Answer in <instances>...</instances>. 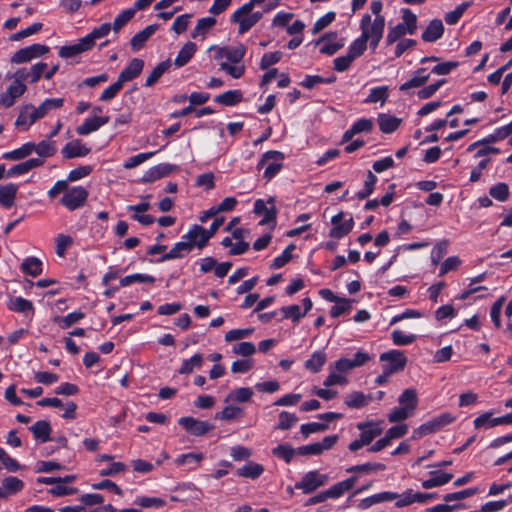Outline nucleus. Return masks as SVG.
<instances>
[{"instance_id": "52", "label": "nucleus", "mask_w": 512, "mask_h": 512, "mask_svg": "<svg viewBox=\"0 0 512 512\" xmlns=\"http://www.w3.org/2000/svg\"><path fill=\"white\" fill-rule=\"evenodd\" d=\"M170 65L171 64L169 60L160 62L147 76L145 86L151 87L154 85L159 80V78L169 69Z\"/></svg>"}, {"instance_id": "12", "label": "nucleus", "mask_w": 512, "mask_h": 512, "mask_svg": "<svg viewBox=\"0 0 512 512\" xmlns=\"http://www.w3.org/2000/svg\"><path fill=\"white\" fill-rule=\"evenodd\" d=\"M42 118L37 106L27 104L21 108L15 125L22 131H27L36 121Z\"/></svg>"}, {"instance_id": "19", "label": "nucleus", "mask_w": 512, "mask_h": 512, "mask_svg": "<svg viewBox=\"0 0 512 512\" xmlns=\"http://www.w3.org/2000/svg\"><path fill=\"white\" fill-rule=\"evenodd\" d=\"M304 310L302 311L299 305H289L281 308V312L284 318L291 319L293 322H298L308 311L312 308V301L306 297L302 300Z\"/></svg>"}, {"instance_id": "38", "label": "nucleus", "mask_w": 512, "mask_h": 512, "mask_svg": "<svg viewBox=\"0 0 512 512\" xmlns=\"http://www.w3.org/2000/svg\"><path fill=\"white\" fill-rule=\"evenodd\" d=\"M398 403L400 406L406 408V410L410 411L414 414L418 404V398L416 390L414 389H406L404 390L398 398Z\"/></svg>"}, {"instance_id": "29", "label": "nucleus", "mask_w": 512, "mask_h": 512, "mask_svg": "<svg viewBox=\"0 0 512 512\" xmlns=\"http://www.w3.org/2000/svg\"><path fill=\"white\" fill-rule=\"evenodd\" d=\"M444 33V26L441 20H432L425 31L422 33V39L425 42H435L442 37Z\"/></svg>"}, {"instance_id": "51", "label": "nucleus", "mask_w": 512, "mask_h": 512, "mask_svg": "<svg viewBox=\"0 0 512 512\" xmlns=\"http://www.w3.org/2000/svg\"><path fill=\"white\" fill-rule=\"evenodd\" d=\"M367 43L363 37L359 36L356 39H354L351 44L348 47L347 54L353 59H357L361 55L364 54V52L367 49Z\"/></svg>"}, {"instance_id": "61", "label": "nucleus", "mask_w": 512, "mask_h": 512, "mask_svg": "<svg viewBox=\"0 0 512 512\" xmlns=\"http://www.w3.org/2000/svg\"><path fill=\"white\" fill-rule=\"evenodd\" d=\"M416 335L414 334H407L401 330H394L391 333V339L393 343L397 346H406L410 345L416 340Z\"/></svg>"}, {"instance_id": "21", "label": "nucleus", "mask_w": 512, "mask_h": 512, "mask_svg": "<svg viewBox=\"0 0 512 512\" xmlns=\"http://www.w3.org/2000/svg\"><path fill=\"white\" fill-rule=\"evenodd\" d=\"M109 120L110 118L108 116H93L86 118L83 123L76 128V133L81 136L89 135L107 124Z\"/></svg>"}, {"instance_id": "15", "label": "nucleus", "mask_w": 512, "mask_h": 512, "mask_svg": "<svg viewBox=\"0 0 512 512\" xmlns=\"http://www.w3.org/2000/svg\"><path fill=\"white\" fill-rule=\"evenodd\" d=\"M179 425H181L187 432L195 436H202L213 428L209 422L198 420L193 417L180 418Z\"/></svg>"}, {"instance_id": "42", "label": "nucleus", "mask_w": 512, "mask_h": 512, "mask_svg": "<svg viewBox=\"0 0 512 512\" xmlns=\"http://www.w3.org/2000/svg\"><path fill=\"white\" fill-rule=\"evenodd\" d=\"M204 455L202 453H186L181 454L175 459V463L179 466H188L189 469L196 468L199 463L203 460Z\"/></svg>"}, {"instance_id": "48", "label": "nucleus", "mask_w": 512, "mask_h": 512, "mask_svg": "<svg viewBox=\"0 0 512 512\" xmlns=\"http://www.w3.org/2000/svg\"><path fill=\"white\" fill-rule=\"evenodd\" d=\"M221 244L225 248H230V250H229L230 255H241L249 249V243L244 242V241H236L234 243L233 239L230 237H225L221 241Z\"/></svg>"}, {"instance_id": "25", "label": "nucleus", "mask_w": 512, "mask_h": 512, "mask_svg": "<svg viewBox=\"0 0 512 512\" xmlns=\"http://www.w3.org/2000/svg\"><path fill=\"white\" fill-rule=\"evenodd\" d=\"M377 122L382 133L390 134L399 128L402 119L391 114L380 113L377 117Z\"/></svg>"}, {"instance_id": "43", "label": "nucleus", "mask_w": 512, "mask_h": 512, "mask_svg": "<svg viewBox=\"0 0 512 512\" xmlns=\"http://www.w3.org/2000/svg\"><path fill=\"white\" fill-rule=\"evenodd\" d=\"M3 491L6 496L15 495L24 488V482L14 476L6 477L2 480Z\"/></svg>"}, {"instance_id": "49", "label": "nucleus", "mask_w": 512, "mask_h": 512, "mask_svg": "<svg viewBox=\"0 0 512 512\" xmlns=\"http://www.w3.org/2000/svg\"><path fill=\"white\" fill-rule=\"evenodd\" d=\"M64 105V98H47L37 106L40 114L44 118L51 111L60 109Z\"/></svg>"}, {"instance_id": "60", "label": "nucleus", "mask_w": 512, "mask_h": 512, "mask_svg": "<svg viewBox=\"0 0 512 512\" xmlns=\"http://www.w3.org/2000/svg\"><path fill=\"white\" fill-rule=\"evenodd\" d=\"M297 421H298V418L294 413L282 411L279 414V421L276 426V429L289 430L297 423Z\"/></svg>"}, {"instance_id": "6", "label": "nucleus", "mask_w": 512, "mask_h": 512, "mask_svg": "<svg viewBox=\"0 0 512 512\" xmlns=\"http://www.w3.org/2000/svg\"><path fill=\"white\" fill-rule=\"evenodd\" d=\"M329 481L327 474L318 470H311L305 473L300 481L296 482L295 488L301 490L304 494H311L318 488L324 486Z\"/></svg>"}, {"instance_id": "36", "label": "nucleus", "mask_w": 512, "mask_h": 512, "mask_svg": "<svg viewBox=\"0 0 512 512\" xmlns=\"http://www.w3.org/2000/svg\"><path fill=\"white\" fill-rule=\"evenodd\" d=\"M264 472V467L252 461L247 462L242 467L237 469V475L250 479H257Z\"/></svg>"}, {"instance_id": "55", "label": "nucleus", "mask_w": 512, "mask_h": 512, "mask_svg": "<svg viewBox=\"0 0 512 512\" xmlns=\"http://www.w3.org/2000/svg\"><path fill=\"white\" fill-rule=\"evenodd\" d=\"M154 282H155V278L153 276L148 275V274L136 273V274H131V275L123 277L120 280V286L127 287V286L132 285L133 283H154Z\"/></svg>"}, {"instance_id": "11", "label": "nucleus", "mask_w": 512, "mask_h": 512, "mask_svg": "<svg viewBox=\"0 0 512 512\" xmlns=\"http://www.w3.org/2000/svg\"><path fill=\"white\" fill-rule=\"evenodd\" d=\"M49 51V47L43 44H32L16 51L11 57V62L21 64L38 58Z\"/></svg>"}, {"instance_id": "53", "label": "nucleus", "mask_w": 512, "mask_h": 512, "mask_svg": "<svg viewBox=\"0 0 512 512\" xmlns=\"http://www.w3.org/2000/svg\"><path fill=\"white\" fill-rule=\"evenodd\" d=\"M85 317V314L81 311H73L69 314H67L64 317H56L54 319L55 322L59 323V326L62 329H67L71 327L72 325L78 323L80 320H82Z\"/></svg>"}, {"instance_id": "33", "label": "nucleus", "mask_w": 512, "mask_h": 512, "mask_svg": "<svg viewBox=\"0 0 512 512\" xmlns=\"http://www.w3.org/2000/svg\"><path fill=\"white\" fill-rule=\"evenodd\" d=\"M215 24L216 19L214 17H204L199 19L191 33V37L193 39L200 38L201 40H204L209 30L212 29Z\"/></svg>"}, {"instance_id": "40", "label": "nucleus", "mask_w": 512, "mask_h": 512, "mask_svg": "<svg viewBox=\"0 0 512 512\" xmlns=\"http://www.w3.org/2000/svg\"><path fill=\"white\" fill-rule=\"evenodd\" d=\"M327 356L324 351H315L311 357L305 362L304 366L307 370L317 373L326 363Z\"/></svg>"}, {"instance_id": "22", "label": "nucleus", "mask_w": 512, "mask_h": 512, "mask_svg": "<svg viewBox=\"0 0 512 512\" xmlns=\"http://www.w3.org/2000/svg\"><path fill=\"white\" fill-rule=\"evenodd\" d=\"M144 68V61L139 58L132 59L129 64L120 72L118 79L124 85L126 82L137 78Z\"/></svg>"}, {"instance_id": "64", "label": "nucleus", "mask_w": 512, "mask_h": 512, "mask_svg": "<svg viewBox=\"0 0 512 512\" xmlns=\"http://www.w3.org/2000/svg\"><path fill=\"white\" fill-rule=\"evenodd\" d=\"M492 415H493V413L490 411L481 414L480 416H478L477 418L474 419V421H473L474 427L476 429H481V428L489 429V428L497 426V423L495 422L496 418H493Z\"/></svg>"}, {"instance_id": "10", "label": "nucleus", "mask_w": 512, "mask_h": 512, "mask_svg": "<svg viewBox=\"0 0 512 512\" xmlns=\"http://www.w3.org/2000/svg\"><path fill=\"white\" fill-rule=\"evenodd\" d=\"M345 217L346 214L344 212H339L331 218L332 228L329 231V236L331 238L342 239L353 230V217Z\"/></svg>"}, {"instance_id": "13", "label": "nucleus", "mask_w": 512, "mask_h": 512, "mask_svg": "<svg viewBox=\"0 0 512 512\" xmlns=\"http://www.w3.org/2000/svg\"><path fill=\"white\" fill-rule=\"evenodd\" d=\"M45 68L46 63L39 61L31 65L30 67L19 68L15 72L16 76H18L24 82V84H35L42 77L44 78Z\"/></svg>"}, {"instance_id": "39", "label": "nucleus", "mask_w": 512, "mask_h": 512, "mask_svg": "<svg viewBox=\"0 0 512 512\" xmlns=\"http://www.w3.org/2000/svg\"><path fill=\"white\" fill-rule=\"evenodd\" d=\"M429 79V73L426 72L425 68L418 69L410 80L403 83L400 86L401 91H407L411 88L421 87Z\"/></svg>"}, {"instance_id": "54", "label": "nucleus", "mask_w": 512, "mask_h": 512, "mask_svg": "<svg viewBox=\"0 0 512 512\" xmlns=\"http://www.w3.org/2000/svg\"><path fill=\"white\" fill-rule=\"evenodd\" d=\"M203 363V356L201 354H194L191 358L182 361L179 369L180 374H190L195 368H200Z\"/></svg>"}, {"instance_id": "24", "label": "nucleus", "mask_w": 512, "mask_h": 512, "mask_svg": "<svg viewBox=\"0 0 512 512\" xmlns=\"http://www.w3.org/2000/svg\"><path fill=\"white\" fill-rule=\"evenodd\" d=\"M191 252V244L181 237V241L174 244L170 251L160 257L158 262H164L168 260L178 259L184 257L186 254Z\"/></svg>"}, {"instance_id": "45", "label": "nucleus", "mask_w": 512, "mask_h": 512, "mask_svg": "<svg viewBox=\"0 0 512 512\" xmlns=\"http://www.w3.org/2000/svg\"><path fill=\"white\" fill-rule=\"evenodd\" d=\"M34 152L41 158L52 157L57 152L54 141L50 139L42 140L38 144L34 143Z\"/></svg>"}, {"instance_id": "20", "label": "nucleus", "mask_w": 512, "mask_h": 512, "mask_svg": "<svg viewBox=\"0 0 512 512\" xmlns=\"http://www.w3.org/2000/svg\"><path fill=\"white\" fill-rule=\"evenodd\" d=\"M91 149L82 143L81 140L75 139L64 145L61 154L65 159L85 157L90 153Z\"/></svg>"}, {"instance_id": "44", "label": "nucleus", "mask_w": 512, "mask_h": 512, "mask_svg": "<svg viewBox=\"0 0 512 512\" xmlns=\"http://www.w3.org/2000/svg\"><path fill=\"white\" fill-rule=\"evenodd\" d=\"M21 270L32 277H36L42 272V262L37 257H28L21 264Z\"/></svg>"}, {"instance_id": "58", "label": "nucleus", "mask_w": 512, "mask_h": 512, "mask_svg": "<svg viewBox=\"0 0 512 512\" xmlns=\"http://www.w3.org/2000/svg\"><path fill=\"white\" fill-rule=\"evenodd\" d=\"M135 13H136V9H133V8L123 10L114 19V22L111 25L112 29L115 32H118L124 25H126L134 17Z\"/></svg>"}, {"instance_id": "41", "label": "nucleus", "mask_w": 512, "mask_h": 512, "mask_svg": "<svg viewBox=\"0 0 512 512\" xmlns=\"http://www.w3.org/2000/svg\"><path fill=\"white\" fill-rule=\"evenodd\" d=\"M242 92L240 90H229L214 98L216 103L224 106H234L241 102Z\"/></svg>"}, {"instance_id": "3", "label": "nucleus", "mask_w": 512, "mask_h": 512, "mask_svg": "<svg viewBox=\"0 0 512 512\" xmlns=\"http://www.w3.org/2000/svg\"><path fill=\"white\" fill-rule=\"evenodd\" d=\"M417 30V16L410 9L402 10V22L389 29L386 42L388 45L393 44L402 36L413 35Z\"/></svg>"}, {"instance_id": "62", "label": "nucleus", "mask_w": 512, "mask_h": 512, "mask_svg": "<svg viewBox=\"0 0 512 512\" xmlns=\"http://www.w3.org/2000/svg\"><path fill=\"white\" fill-rule=\"evenodd\" d=\"M295 249V246L293 244L288 245L281 255L274 258L273 262L271 263L270 267L272 269H279L285 266L292 258V251Z\"/></svg>"}, {"instance_id": "2", "label": "nucleus", "mask_w": 512, "mask_h": 512, "mask_svg": "<svg viewBox=\"0 0 512 512\" xmlns=\"http://www.w3.org/2000/svg\"><path fill=\"white\" fill-rule=\"evenodd\" d=\"M361 37L369 42L370 49L374 52L378 47L385 29V17L378 16L372 19V16L365 13L360 20Z\"/></svg>"}, {"instance_id": "8", "label": "nucleus", "mask_w": 512, "mask_h": 512, "mask_svg": "<svg viewBox=\"0 0 512 512\" xmlns=\"http://www.w3.org/2000/svg\"><path fill=\"white\" fill-rule=\"evenodd\" d=\"M253 212L261 217L259 225H269L272 227L276 224L277 209L275 206V198L270 197L267 201L263 199H257L254 202Z\"/></svg>"}, {"instance_id": "18", "label": "nucleus", "mask_w": 512, "mask_h": 512, "mask_svg": "<svg viewBox=\"0 0 512 512\" xmlns=\"http://www.w3.org/2000/svg\"><path fill=\"white\" fill-rule=\"evenodd\" d=\"M183 239L188 240L191 244V250L195 247L201 250L209 241V238L206 236V229L200 225H193L190 230L183 235Z\"/></svg>"}, {"instance_id": "28", "label": "nucleus", "mask_w": 512, "mask_h": 512, "mask_svg": "<svg viewBox=\"0 0 512 512\" xmlns=\"http://www.w3.org/2000/svg\"><path fill=\"white\" fill-rule=\"evenodd\" d=\"M429 474L431 477L429 479L423 480L421 483V486L424 489L440 487L447 484L453 478V474L446 472L431 471Z\"/></svg>"}, {"instance_id": "1", "label": "nucleus", "mask_w": 512, "mask_h": 512, "mask_svg": "<svg viewBox=\"0 0 512 512\" xmlns=\"http://www.w3.org/2000/svg\"><path fill=\"white\" fill-rule=\"evenodd\" d=\"M63 193L60 203L68 210L74 211L85 206L89 192L81 186H68L67 181H57L47 192L50 199L56 198Z\"/></svg>"}, {"instance_id": "63", "label": "nucleus", "mask_w": 512, "mask_h": 512, "mask_svg": "<svg viewBox=\"0 0 512 512\" xmlns=\"http://www.w3.org/2000/svg\"><path fill=\"white\" fill-rule=\"evenodd\" d=\"M220 69L234 79L240 78L245 72V66L243 63L232 64L228 62H221Z\"/></svg>"}, {"instance_id": "30", "label": "nucleus", "mask_w": 512, "mask_h": 512, "mask_svg": "<svg viewBox=\"0 0 512 512\" xmlns=\"http://www.w3.org/2000/svg\"><path fill=\"white\" fill-rule=\"evenodd\" d=\"M356 482V477H350L346 480L338 482L325 490L327 499H337L341 497L346 491L353 488Z\"/></svg>"}, {"instance_id": "59", "label": "nucleus", "mask_w": 512, "mask_h": 512, "mask_svg": "<svg viewBox=\"0 0 512 512\" xmlns=\"http://www.w3.org/2000/svg\"><path fill=\"white\" fill-rule=\"evenodd\" d=\"M376 183L377 177L371 171H369L364 182V187L357 192V197L359 199H365L370 196L374 191Z\"/></svg>"}, {"instance_id": "35", "label": "nucleus", "mask_w": 512, "mask_h": 512, "mask_svg": "<svg viewBox=\"0 0 512 512\" xmlns=\"http://www.w3.org/2000/svg\"><path fill=\"white\" fill-rule=\"evenodd\" d=\"M370 400L371 397L369 395H365L360 391H353L345 396L344 403L349 408L359 409L368 405Z\"/></svg>"}, {"instance_id": "50", "label": "nucleus", "mask_w": 512, "mask_h": 512, "mask_svg": "<svg viewBox=\"0 0 512 512\" xmlns=\"http://www.w3.org/2000/svg\"><path fill=\"white\" fill-rule=\"evenodd\" d=\"M9 309L19 313H33L34 306L30 300H27L23 297H15L11 299Z\"/></svg>"}, {"instance_id": "16", "label": "nucleus", "mask_w": 512, "mask_h": 512, "mask_svg": "<svg viewBox=\"0 0 512 512\" xmlns=\"http://www.w3.org/2000/svg\"><path fill=\"white\" fill-rule=\"evenodd\" d=\"M246 54V47L242 44L234 46V47H220L217 48V53L215 58L217 59H226L225 62L236 64L242 63V60Z\"/></svg>"}, {"instance_id": "23", "label": "nucleus", "mask_w": 512, "mask_h": 512, "mask_svg": "<svg viewBox=\"0 0 512 512\" xmlns=\"http://www.w3.org/2000/svg\"><path fill=\"white\" fill-rule=\"evenodd\" d=\"M320 52L326 55H333L344 46V42L338 39L337 33H329L323 36L320 41Z\"/></svg>"}, {"instance_id": "17", "label": "nucleus", "mask_w": 512, "mask_h": 512, "mask_svg": "<svg viewBox=\"0 0 512 512\" xmlns=\"http://www.w3.org/2000/svg\"><path fill=\"white\" fill-rule=\"evenodd\" d=\"M177 170V166L170 163H160L149 168L142 176L143 183H151L160 178L169 175L171 172Z\"/></svg>"}, {"instance_id": "34", "label": "nucleus", "mask_w": 512, "mask_h": 512, "mask_svg": "<svg viewBox=\"0 0 512 512\" xmlns=\"http://www.w3.org/2000/svg\"><path fill=\"white\" fill-rule=\"evenodd\" d=\"M112 26L110 23H103L95 27L89 34L83 37L90 50L94 47L97 40L104 38L111 31Z\"/></svg>"}, {"instance_id": "4", "label": "nucleus", "mask_w": 512, "mask_h": 512, "mask_svg": "<svg viewBox=\"0 0 512 512\" xmlns=\"http://www.w3.org/2000/svg\"><path fill=\"white\" fill-rule=\"evenodd\" d=\"M262 12H253L251 4H243L231 16V21L238 24V33L244 34L249 31L261 18Z\"/></svg>"}, {"instance_id": "37", "label": "nucleus", "mask_w": 512, "mask_h": 512, "mask_svg": "<svg viewBox=\"0 0 512 512\" xmlns=\"http://www.w3.org/2000/svg\"><path fill=\"white\" fill-rule=\"evenodd\" d=\"M196 44L193 42H187L178 52L174 64L176 67H183L186 65L196 52Z\"/></svg>"}, {"instance_id": "32", "label": "nucleus", "mask_w": 512, "mask_h": 512, "mask_svg": "<svg viewBox=\"0 0 512 512\" xmlns=\"http://www.w3.org/2000/svg\"><path fill=\"white\" fill-rule=\"evenodd\" d=\"M158 26L153 24L145 27L142 31L136 33L131 41V47L134 51H138L145 45L146 41L156 32Z\"/></svg>"}, {"instance_id": "31", "label": "nucleus", "mask_w": 512, "mask_h": 512, "mask_svg": "<svg viewBox=\"0 0 512 512\" xmlns=\"http://www.w3.org/2000/svg\"><path fill=\"white\" fill-rule=\"evenodd\" d=\"M34 438L40 443H45L50 440L51 426L46 420H39L35 422L30 428Z\"/></svg>"}, {"instance_id": "46", "label": "nucleus", "mask_w": 512, "mask_h": 512, "mask_svg": "<svg viewBox=\"0 0 512 512\" xmlns=\"http://www.w3.org/2000/svg\"><path fill=\"white\" fill-rule=\"evenodd\" d=\"M34 152V142H27L21 147L4 154V158L8 160H21Z\"/></svg>"}, {"instance_id": "57", "label": "nucleus", "mask_w": 512, "mask_h": 512, "mask_svg": "<svg viewBox=\"0 0 512 512\" xmlns=\"http://www.w3.org/2000/svg\"><path fill=\"white\" fill-rule=\"evenodd\" d=\"M272 453L277 458L282 459L286 463H290L295 456L296 450L288 444H280L272 450Z\"/></svg>"}, {"instance_id": "7", "label": "nucleus", "mask_w": 512, "mask_h": 512, "mask_svg": "<svg viewBox=\"0 0 512 512\" xmlns=\"http://www.w3.org/2000/svg\"><path fill=\"white\" fill-rule=\"evenodd\" d=\"M9 78L12 79V82L0 95L2 99V106L5 108L12 107L16 101L27 91V85L24 84V82L18 76H16V72H14Z\"/></svg>"}, {"instance_id": "26", "label": "nucleus", "mask_w": 512, "mask_h": 512, "mask_svg": "<svg viewBox=\"0 0 512 512\" xmlns=\"http://www.w3.org/2000/svg\"><path fill=\"white\" fill-rule=\"evenodd\" d=\"M89 50H90L89 46L87 45V43L85 42V40L82 37L81 39L78 40L77 43L60 47L58 54L61 58L69 59V58L76 57L86 51H89Z\"/></svg>"}, {"instance_id": "56", "label": "nucleus", "mask_w": 512, "mask_h": 512, "mask_svg": "<svg viewBox=\"0 0 512 512\" xmlns=\"http://www.w3.org/2000/svg\"><path fill=\"white\" fill-rule=\"evenodd\" d=\"M329 370H330V372L323 382L324 386L331 387V386H335V385L347 384L348 380H347L346 376L342 375L332 365H330Z\"/></svg>"}, {"instance_id": "14", "label": "nucleus", "mask_w": 512, "mask_h": 512, "mask_svg": "<svg viewBox=\"0 0 512 512\" xmlns=\"http://www.w3.org/2000/svg\"><path fill=\"white\" fill-rule=\"evenodd\" d=\"M356 427L361 432V441L363 443H366L367 445H369L376 437L380 436L383 432L382 421L360 422L356 425Z\"/></svg>"}, {"instance_id": "27", "label": "nucleus", "mask_w": 512, "mask_h": 512, "mask_svg": "<svg viewBox=\"0 0 512 512\" xmlns=\"http://www.w3.org/2000/svg\"><path fill=\"white\" fill-rule=\"evenodd\" d=\"M18 186L14 183L0 185V205L6 209L11 208L16 199Z\"/></svg>"}, {"instance_id": "9", "label": "nucleus", "mask_w": 512, "mask_h": 512, "mask_svg": "<svg viewBox=\"0 0 512 512\" xmlns=\"http://www.w3.org/2000/svg\"><path fill=\"white\" fill-rule=\"evenodd\" d=\"M379 358L380 361L386 362L383 366V372L386 375L402 371L407 363V357L404 352L396 349L382 353Z\"/></svg>"}, {"instance_id": "47", "label": "nucleus", "mask_w": 512, "mask_h": 512, "mask_svg": "<svg viewBox=\"0 0 512 512\" xmlns=\"http://www.w3.org/2000/svg\"><path fill=\"white\" fill-rule=\"evenodd\" d=\"M253 390L249 387H241V388H237V389H234L232 390L227 398H226V402L228 401H233V402H238V403H245V402H248L250 401V399L252 398L253 396Z\"/></svg>"}, {"instance_id": "5", "label": "nucleus", "mask_w": 512, "mask_h": 512, "mask_svg": "<svg viewBox=\"0 0 512 512\" xmlns=\"http://www.w3.org/2000/svg\"><path fill=\"white\" fill-rule=\"evenodd\" d=\"M284 154L280 151L271 150L265 152L257 164L258 169L264 168L263 177L270 181L283 168Z\"/></svg>"}]
</instances>
